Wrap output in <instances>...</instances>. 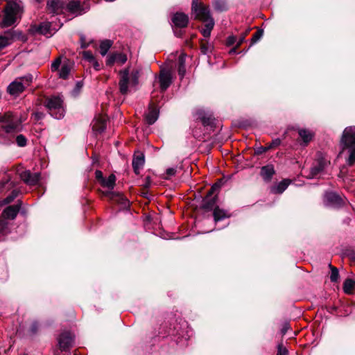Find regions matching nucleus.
<instances>
[{"instance_id":"052dcab7","label":"nucleus","mask_w":355,"mask_h":355,"mask_svg":"<svg viewBox=\"0 0 355 355\" xmlns=\"http://www.w3.org/2000/svg\"><path fill=\"white\" fill-rule=\"evenodd\" d=\"M87 46V44H84V43H83V42H82V44H81V48L85 49V48H86Z\"/></svg>"},{"instance_id":"0eeeda50","label":"nucleus","mask_w":355,"mask_h":355,"mask_svg":"<svg viewBox=\"0 0 355 355\" xmlns=\"http://www.w3.org/2000/svg\"><path fill=\"white\" fill-rule=\"evenodd\" d=\"M27 39V36L24 35L21 31L14 29L6 31L0 35V51L15 41L25 42Z\"/></svg>"},{"instance_id":"7c9ffc66","label":"nucleus","mask_w":355,"mask_h":355,"mask_svg":"<svg viewBox=\"0 0 355 355\" xmlns=\"http://www.w3.org/2000/svg\"><path fill=\"white\" fill-rule=\"evenodd\" d=\"M9 232L8 223L0 216V236L6 235Z\"/></svg>"},{"instance_id":"4c0bfd02","label":"nucleus","mask_w":355,"mask_h":355,"mask_svg":"<svg viewBox=\"0 0 355 355\" xmlns=\"http://www.w3.org/2000/svg\"><path fill=\"white\" fill-rule=\"evenodd\" d=\"M116 62L123 64L127 61V56L123 53H115Z\"/></svg>"},{"instance_id":"b1692460","label":"nucleus","mask_w":355,"mask_h":355,"mask_svg":"<svg viewBox=\"0 0 355 355\" xmlns=\"http://www.w3.org/2000/svg\"><path fill=\"white\" fill-rule=\"evenodd\" d=\"M290 184V180L288 179H284L281 181L279 184L275 186H273L271 188V192L272 193H282L288 187Z\"/></svg>"},{"instance_id":"c03bdc74","label":"nucleus","mask_w":355,"mask_h":355,"mask_svg":"<svg viewBox=\"0 0 355 355\" xmlns=\"http://www.w3.org/2000/svg\"><path fill=\"white\" fill-rule=\"evenodd\" d=\"M236 42L237 43L236 37L233 35L229 36L227 39V45L228 46H232Z\"/></svg>"},{"instance_id":"2f4dec72","label":"nucleus","mask_w":355,"mask_h":355,"mask_svg":"<svg viewBox=\"0 0 355 355\" xmlns=\"http://www.w3.org/2000/svg\"><path fill=\"white\" fill-rule=\"evenodd\" d=\"M112 43L110 40H104L100 44V53L104 56L106 55L109 49H110Z\"/></svg>"},{"instance_id":"cd10ccee","label":"nucleus","mask_w":355,"mask_h":355,"mask_svg":"<svg viewBox=\"0 0 355 355\" xmlns=\"http://www.w3.org/2000/svg\"><path fill=\"white\" fill-rule=\"evenodd\" d=\"M230 215L227 212L223 209H220L218 207H216L214 210V217L215 221L221 220L225 218H228Z\"/></svg>"},{"instance_id":"ea45409f","label":"nucleus","mask_w":355,"mask_h":355,"mask_svg":"<svg viewBox=\"0 0 355 355\" xmlns=\"http://www.w3.org/2000/svg\"><path fill=\"white\" fill-rule=\"evenodd\" d=\"M60 64H61V59H60V58H58L52 62L51 66V71H55L58 70Z\"/></svg>"},{"instance_id":"de8ad7c7","label":"nucleus","mask_w":355,"mask_h":355,"mask_svg":"<svg viewBox=\"0 0 355 355\" xmlns=\"http://www.w3.org/2000/svg\"><path fill=\"white\" fill-rule=\"evenodd\" d=\"M96 178L100 182V183L105 178L103 175V173L101 171H96L95 172Z\"/></svg>"},{"instance_id":"79ce46f5","label":"nucleus","mask_w":355,"mask_h":355,"mask_svg":"<svg viewBox=\"0 0 355 355\" xmlns=\"http://www.w3.org/2000/svg\"><path fill=\"white\" fill-rule=\"evenodd\" d=\"M116 62V56L114 53L110 55L106 60V64L108 66L112 65Z\"/></svg>"},{"instance_id":"13d9d810","label":"nucleus","mask_w":355,"mask_h":355,"mask_svg":"<svg viewBox=\"0 0 355 355\" xmlns=\"http://www.w3.org/2000/svg\"><path fill=\"white\" fill-rule=\"evenodd\" d=\"M239 46H237L236 45L235 47H234L233 49H232L230 51V54H233V53H236V49L238 48Z\"/></svg>"},{"instance_id":"f257e3e1","label":"nucleus","mask_w":355,"mask_h":355,"mask_svg":"<svg viewBox=\"0 0 355 355\" xmlns=\"http://www.w3.org/2000/svg\"><path fill=\"white\" fill-rule=\"evenodd\" d=\"M191 10L195 14L196 19L205 23V28L201 30V33L205 37H209L215 24L209 7L202 3L198 4L197 0H193Z\"/></svg>"},{"instance_id":"423d86ee","label":"nucleus","mask_w":355,"mask_h":355,"mask_svg":"<svg viewBox=\"0 0 355 355\" xmlns=\"http://www.w3.org/2000/svg\"><path fill=\"white\" fill-rule=\"evenodd\" d=\"M33 82V76H26L17 78L8 86L7 92L12 96H17L22 93Z\"/></svg>"},{"instance_id":"a878e982","label":"nucleus","mask_w":355,"mask_h":355,"mask_svg":"<svg viewBox=\"0 0 355 355\" xmlns=\"http://www.w3.org/2000/svg\"><path fill=\"white\" fill-rule=\"evenodd\" d=\"M71 67L69 62H64L61 66L59 71V77L62 79H67L71 72Z\"/></svg>"},{"instance_id":"39448f33","label":"nucleus","mask_w":355,"mask_h":355,"mask_svg":"<svg viewBox=\"0 0 355 355\" xmlns=\"http://www.w3.org/2000/svg\"><path fill=\"white\" fill-rule=\"evenodd\" d=\"M44 105L48 109L49 114L56 119H60L64 116L63 100L60 96H51L46 98Z\"/></svg>"},{"instance_id":"f704fd0d","label":"nucleus","mask_w":355,"mask_h":355,"mask_svg":"<svg viewBox=\"0 0 355 355\" xmlns=\"http://www.w3.org/2000/svg\"><path fill=\"white\" fill-rule=\"evenodd\" d=\"M330 268L331 270L330 279L332 282H336L338 281L339 277V272L336 268L333 267L331 264L329 265Z\"/></svg>"},{"instance_id":"49530a36","label":"nucleus","mask_w":355,"mask_h":355,"mask_svg":"<svg viewBox=\"0 0 355 355\" xmlns=\"http://www.w3.org/2000/svg\"><path fill=\"white\" fill-rule=\"evenodd\" d=\"M268 150V148H267V146H266V147L260 146L255 150V154L256 155H261Z\"/></svg>"},{"instance_id":"c85d7f7f","label":"nucleus","mask_w":355,"mask_h":355,"mask_svg":"<svg viewBox=\"0 0 355 355\" xmlns=\"http://www.w3.org/2000/svg\"><path fill=\"white\" fill-rule=\"evenodd\" d=\"M299 135L306 144L309 143L313 138V133L306 129L299 130Z\"/></svg>"},{"instance_id":"bf43d9fd","label":"nucleus","mask_w":355,"mask_h":355,"mask_svg":"<svg viewBox=\"0 0 355 355\" xmlns=\"http://www.w3.org/2000/svg\"><path fill=\"white\" fill-rule=\"evenodd\" d=\"M5 120H6V116H1L0 115V121H4Z\"/></svg>"},{"instance_id":"a19ab883","label":"nucleus","mask_w":355,"mask_h":355,"mask_svg":"<svg viewBox=\"0 0 355 355\" xmlns=\"http://www.w3.org/2000/svg\"><path fill=\"white\" fill-rule=\"evenodd\" d=\"M281 144V140L279 138L275 139L272 141V142L267 146L268 150L272 149L273 148L277 147Z\"/></svg>"},{"instance_id":"393cba45","label":"nucleus","mask_w":355,"mask_h":355,"mask_svg":"<svg viewBox=\"0 0 355 355\" xmlns=\"http://www.w3.org/2000/svg\"><path fill=\"white\" fill-rule=\"evenodd\" d=\"M49 10L55 14H58L62 7L60 0H50L47 3Z\"/></svg>"},{"instance_id":"6ab92c4d","label":"nucleus","mask_w":355,"mask_h":355,"mask_svg":"<svg viewBox=\"0 0 355 355\" xmlns=\"http://www.w3.org/2000/svg\"><path fill=\"white\" fill-rule=\"evenodd\" d=\"M159 110L157 107L150 103L148 107V110L145 115L146 122L149 125L153 124L158 119Z\"/></svg>"},{"instance_id":"58836bf2","label":"nucleus","mask_w":355,"mask_h":355,"mask_svg":"<svg viewBox=\"0 0 355 355\" xmlns=\"http://www.w3.org/2000/svg\"><path fill=\"white\" fill-rule=\"evenodd\" d=\"M83 58L88 61L89 62L92 63V62H94L95 58L92 53L91 51H86L83 53Z\"/></svg>"},{"instance_id":"9b49d317","label":"nucleus","mask_w":355,"mask_h":355,"mask_svg":"<svg viewBox=\"0 0 355 355\" xmlns=\"http://www.w3.org/2000/svg\"><path fill=\"white\" fill-rule=\"evenodd\" d=\"M324 202L327 206L340 207L344 204L343 199L337 193L327 192L324 195Z\"/></svg>"},{"instance_id":"a18cd8bd","label":"nucleus","mask_w":355,"mask_h":355,"mask_svg":"<svg viewBox=\"0 0 355 355\" xmlns=\"http://www.w3.org/2000/svg\"><path fill=\"white\" fill-rule=\"evenodd\" d=\"M14 199L15 198L11 196V194H10L8 196H7L5 199H3L2 200V202H1V205H4L9 204L11 202H12L14 200Z\"/></svg>"},{"instance_id":"4d7b16f0","label":"nucleus","mask_w":355,"mask_h":355,"mask_svg":"<svg viewBox=\"0 0 355 355\" xmlns=\"http://www.w3.org/2000/svg\"><path fill=\"white\" fill-rule=\"evenodd\" d=\"M18 193H19V192H18L17 191H16V190H13V191L11 192V193H10V194H11V196H12L14 198H17V197Z\"/></svg>"},{"instance_id":"8fccbe9b","label":"nucleus","mask_w":355,"mask_h":355,"mask_svg":"<svg viewBox=\"0 0 355 355\" xmlns=\"http://www.w3.org/2000/svg\"><path fill=\"white\" fill-rule=\"evenodd\" d=\"M70 352L69 351H62L60 350V348L58 349H56L54 352V355H69Z\"/></svg>"},{"instance_id":"20e7f679","label":"nucleus","mask_w":355,"mask_h":355,"mask_svg":"<svg viewBox=\"0 0 355 355\" xmlns=\"http://www.w3.org/2000/svg\"><path fill=\"white\" fill-rule=\"evenodd\" d=\"M23 12V7L20 3L15 1H8L4 9V17L1 22L2 27H9L20 18Z\"/></svg>"},{"instance_id":"bb28decb","label":"nucleus","mask_w":355,"mask_h":355,"mask_svg":"<svg viewBox=\"0 0 355 355\" xmlns=\"http://www.w3.org/2000/svg\"><path fill=\"white\" fill-rule=\"evenodd\" d=\"M178 74L181 78L184 77L186 73V67H185V55L184 54H181L178 58Z\"/></svg>"},{"instance_id":"dca6fc26","label":"nucleus","mask_w":355,"mask_h":355,"mask_svg":"<svg viewBox=\"0 0 355 355\" xmlns=\"http://www.w3.org/2000/svg\"><path fill=\"white\" fill-rule=\"evenodd\" d=\"M88 8H84L79 1H71L67 5V10L76 15H80L86 12Z\"/></svg>"},{"instance_id":"412c9836","label":"nucleus","mask_w":355,"mask_h":355,"mask_svg":"<svg viewBox=\"0 0 355 355\" xmlns=\"http://www.w3.org/2000/svg\"><path fill=\"white\" fill-rule=\"evenodd\" d=\"M106 128V119L104 116H98L94 119L92 129L94 132L101 133Z\"/></svg>"},{"instance_id":"f3484780","label":"nucleus","mask_w":355,"mask_h":355,"mask_svg":"<svg viewBox=\"0 0 355 355\" xmlns=\"http://www.w3.org/2000/svg\"><path fill=\"white\" fill-rule=\"evenodd\" d=\"M171 21L178 28H185L189 23V17L182 12H176L173 15Z\"/></svg>"},{"instance_id":"09e8293b","label":"nucleus","mask_w":355,"mask_h":355,"mask_svg":"<svg viewBox=\"0 0 355 355\" xmlns=\"http://www.w3.org/2000/svg\"><path fill=\"white\" fill-rule=\"evenodd\" d=\"M35 120L39 121L44 117V114L40 112H37L33 114Z\"/></svg>"},{"instance_id":"4468645a","label":"nucleus","mask_w":355,"mask_h":355,"mask_svg":"<svg viewBox=\"0 0 355 355\" xmlns=\"http://www.w3.org/2000/svg\"><path fill=\"white\" fill-rule=\"evenodd\" d=\"M21 179L28 185L37 184L40 179L39 173H31L30 171H24L20 173Z\"/></svg>"},{"instance_id":"3c124183","label":"nucleus","mask_w":355,"mask_h":355,"mask_svg":"<svg viewBox=\"0 0 355 355\" xmlns=\"http://www.w3.org/2000/svg\"><path fill=\"white\" fill-rule=\"evenodd\" d=\"M176 173V169L175 168H169L166 170V174L168 176H173Z\"/></svg>"},{"instance_id":"72a5a7b5","label":"nucleus","mask_w":355,"mask_h":355,"mask_svg":"<svg viewBox=\"0 0 355 355\" xmlns=\"http://www.w3.org/2000/svg\"><path fill=\"white\" fill-rule=\"evenodd\" d=\"M214 8L218 11H223L227 9L226 3L223 0H216L214 3Z\"/></svg>"},{"instance_id":"a211bd4d","label":"nucleus","mask_w":355,"mask_h":355,"mask_svg":"<svg viewBox=\"0 0 355 355\" xmlns=\"http://www.w3.org/2000/svg\"><path fill=\"white\" fill-rule=\"evenodd\" d=\"M197 119L200 120L204 125H211L214 123V118L211 114L206 113L203 110H198L196 112Z\"/></svg>"},{"instance_id":"37998d69","label":"nucleus","mask_w":355,"mask_h":355,"mask_svg":"<svg viewBox=\"0 0 355 355\" xmlns=\"http://www.w3.org/2000/svg\"><path fill=\"white\" fill-rule=\"evenodd\" d=\"M277 355H288V351L282 345H279Z\"/></svg>"},{"instance_id":"473e14b6","label":"nucleus","mask_w":355,"mask_h":355,"mask_svg":"<svg viewBox=\"0 0 355 355\" xmlns=\"http://www.w3.org/2000/svg\"><path fill=\"white\" fill-rule=\"evenodd\" d=\"M51 24L49 22L41 23L38 28L37 31L42 35H47L50 32Z\"/></svg>"},{"instance_id":"6e6552de","label":"nucleus","mask_w":355,"mask_h":355,"mask_svg":"<svg viewBox=\"0 0 355 355\" xmlns=\"http://www.w3.org/2000/svg\"><path fill=\"white\" fill-rule=\"evenodd\" d=\"M116 182V176L114 174H111L109 175L107 178H104L103 180L101 182V184L107 188L108 190L103 192L104 195L110 198L111 199H114L115 197H118L120 199H123V196L119 193H116L112 191L114 188Z\"/></svg>"},{"instance_id":"7ed1b4c3","label":"nucleus","mask_w":355,"mask_h":355,"mask_svg":"<svg viewBox=\"0 0 355 355\" xmlns=\"http://www.w3.org/2000/svg\"><path fill=\"white\" fill-rule=\"evenodd\" d=\"M341 143L343 145V149L349 153L347 163L352 166L355 163V126H349L344 130Z\"/></svg>"},{"instance_id":"4be33fe9","label":"nucleus","mask_w":355,"mask_h":355,"mask_svg":"<svg viewBox=\"0 0 355 355\" xmlns=\"http://www.w3.org/2000/svg\"><path fill=\"white\" fill-rule=\"evenodd\" d=\"M144 156L142 153L135 155L132 159V167L135 173L138 175L144 164Z\"/></svg>"},{"instance_id":"9d476101","label":"nucleus","mask_w":355,"mask_h":355,"mask_svg":"<svg viewBox=\"0 0 355 355\" xmlns=\"http://www.w3.org/2000/svg\"><path fill=\"white\" fill-rule=\"evenodd\" d=\"M220 182L214 184L208 191L206 197L203 199L202 207L205 209H211L216 202V196L211 197L213 193L217 191L220 187Z\"/></svg>"},{"instance_id":"5701e85b","label":"nucleus","mask_w":355,"mask_h":355,"mask_svg":"<svg viewBox=\"0 0 355 355\" xmlns=\"http://www.w3.org/2000/svg\"><path fill=\"white\" fill-rule=\"evenodd\" d=\"M326 165V162L323 159H320L318 161L316 165L313 166L311 168V174L309 175L310 178H313L318 175L321 171H323Z\"/></svg>"},{"instance_id":"e433bc0d","label":"nucleus","mask_w":355,"mask_h":355,"mask_svg":"<svg viewBox=\"0 0 355 355\" xmlns=\"http://www.w3.org/2000/svg\"><path fill=\"white\" fill-rule=\"evenodd\" d=\"M263 30H258L252 36L251 38V45L254 44V43L257 42L263 36Z\"/></svg>"},{"instance_id":"680f3d73","label":"nucleus","mask_w":355,"mask_h":355,"mask_svg":"<svg viewBox=\"0 0 355 355\" xmlns=\"http://www.w3.org/2000/svg\"><path fill=\"white\" fill-rule=\"evenodd\" d=\"M352 259L355 261V254L352 256Z\"/></svg>"},{"instance_id":"ddd939ff","label":"nucleus","mask_w":355,"mask_h":355,"mask_svg":"<svg viewBox=\"0 0 355 355\" xmlns=\"http://www.w3.org/2000/svg\"><path fill=\"white\" fill-rule=\"evenodd\" d=\"M4 121H6V123L2 125V128L8 134L19 132L21 129L20 122L17 119H10V116H6Z\"/></svg>"},{"instance_id":"864d4df0","label":"nucleus","mask_w":355,"mask_h":355,"mask_svg":"<svg viewBox=\"0 0 355 355\" xmlns=\"http://www.w3.org/2000/svg\"><path fill=\"white\" fill-rule=\"evenodd\" d=\"M150 184H151L150 178L149 176H148L146 178V182H145L144 186L145 188H148L150 186Z\"/></svg>"},{"instance_id":"aec40b11","label":"nucleus","mask_w":355,"mask_h":355,"mask_svg":"<svg viewBox=\"0 0 355 355\" xmlns=\"http://www.w3.org/2000/svg\"><path fill=\"white\" fill-rule=\"evenodd\" d=\"M275 171L273 165L268 164L261 168L260 175L264 181L268 182L271 180Z\"/></svg>"},{"instance_id":"2eb2a0df","label":"nucleus","mask_w":355,"mask_h":355,"mask_svg":"<svg viewBox=\"0 0 355 355\" xmlns=\"http://www.w3.org/2000/svg\"><path fill=\"white\" fill-rule=\"evenodd\" d=\"M21 208V202H18L16 205L7 207L2 212L1 217L4 219L14 220Z\"/></svg>"},{"instance_id":"f8f14e48","label":"nucleus","mask_w":355,"mask_h":355,"mask_svg":"<svg viewBox=\"0 0 355 355\" xmlns=\"http://www.w3.org/2000/svg\"><path fill=\"white\" fill-rule=\"evenodd\" d=\"M158 80L161 91L165 92L172 83L171 72L168 70H161Z\"/></svg>"},{"instance_id":"1a4fd4ad","label":"nucleus","mask_w":355,"mask_h":355,"mask_svg":"<svg viewBox=\"0 0 355 355\" xmlns=\"http://www.w3.org/2000/svg\"><path fill=\"white\" fill-rule=\"evenodd\" d=\"M74 336L69 331H65L60 334L58 338V345L60 350L69 351L70 348L73 345Z\"/></svg>"},{"instance_id":"c9c22d12","label":"nucleus","mask_w":355,"mask_h":355,"mask_svg":"<svg viewBox=\"0 0 355 355\" xmlns=\"http://www.w3.org/2000/svg\"><path fill=\"white\" fill-rule=\"evenodd\" d=\"M16 143L19 147H24L27 144V139L23 135H19L16 137Z\"/></svg>"},{"instance_id":"603ef678","label":"nucleus","mask_w":355,"mask_h":355,"mask_svg":"<svg viewBox=\"0 0 355 355\" xmlns=\"http://www.w3.org/2000/svg\"><path fill=\"white\" fill-rule=\"evenodd\" d=\"M245 35H242L237 40L236 46H239L245 41Z\"/></svg>"},{"instance_id":"5fc2aeb1","label":"nucleus","mask_w":355,"mask_h":355,"mask_svg":"<svg viewBox=\"0 0 355 355\" xmlns=\"http://www.w3.org/2000/svg\"><path fill=\"white\" fill-rule=\"evenodd\" d=\"M91 64H92L94 68L96 70V71H98L100 70V65L98 62V61L95 59L94 60V62H92Z\"/></svg>"},{"instance_id":"f03ea898","label":"nucleus","mask_w":355,"mask_h":355,"mask_svg":"<svg viewBox=\"0 0 355 355\" xmlns=\"http://www.w3.org/2000/svg\"><path fill=\"white\" fill-rule=\"evenodd\" d=\"M119 92L121 94L126 95L132 89H136L139 84L140 71L139 69L130 71L129 68H126L119 71Z\"/></svg>"},{"instance_id":"6e6d98bb","label":"nucleus","mask_w":355,"mask_h":355,"mask_svg":"<svg viewBox=\"0 0 355 355\" xmlns=\"http://www.w3.org/2000/svg\"><path fill=\"white\" fill-rule=\"evenodd\" d=\"M37 329V324L36 322L32 324L31 330L33 333H35Z\"/></svg>"},{"instance_id":"c756f323","label":"nucleus","mask_w":355,"mask_h":355,"mask_svg":"<svg viewBox=\"0 0 355 355\" xmlns=\"http://www.w3.org/2000/svg\"><path fill=\"white\" fill-rule=\"evenodd\" d=\"M355 286V281L352 279H347L343 283V291L347 294H351Z\"/></svg>"}]
</instances>
